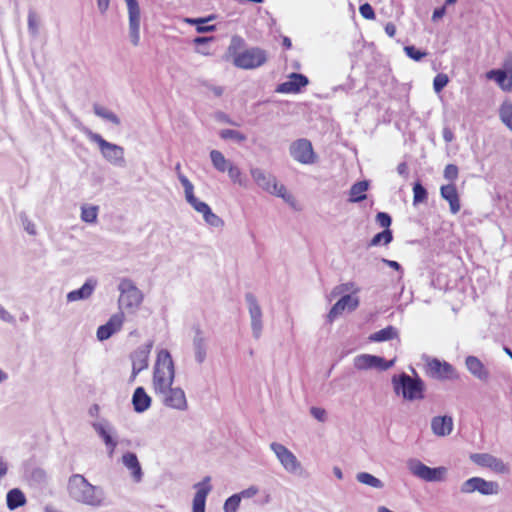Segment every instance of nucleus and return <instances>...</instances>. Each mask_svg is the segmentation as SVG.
Instances as JSON below:
<instances>
[{"instance_id": "603ef678", "label": "nucleus", "mask_w": 512, "mask_h": 512, "mask_svg": "<svg viewBox=\"0 0 512 512\" xmlns=\"http://www.w3.org/2000/svg\"><path fill=\"white\" fill-rule=\"evenodd\" d=\"M240 502L241 498L237 493L230 496L226 499V512H237Z\"/></svg>"}, {"instance_id": "a211bd4d", "label": "nucleus", "mask_w": 512, "mask_h": 512, "mask_svg": "<svg viewBox=\"0 0 512 512\" xmlns=\"http://www.w3.org/2000/svg\"><path fill=\"white\" fill-rule=\"evenodd\" d=\"M128 10L129 38L133 46L140 44V7L137 0H125Z\"/></svg>"}, {"instance_id": "338daca9", "label": "nucleus", "mask_w": 512, "mask_h": 512, "mask_svg": "<svg viewBox=\"0 0 512 512\" xmlns=\"http://www.w3.org/2000/svg\"><path fill=\"white\" fill-rule=\"evenodd\" d=\"M397 172L399 175L403 176V177H407L408 176V166L405 162H402L400 163L398 166H397Z\"/></svg>"}, {"instance_id": "8fccbe9b", "label": "nucleus", "mask_w": 512, "mask_h": 512, "mask_svg": "<svg viewBox=\"0 0 512 512\" xmlns=\"http://www.w3.org/2000/svg\"><path fill=\"white\" fill-rule=\"evenodd\" d=\"M246 135L234 129L226 128V140H231L235 143H242L246 140Z\"/></svg>"}, {"instance_id": "4be33fe9", "label": "nucleus", "mask_w": 512, "mask_h": 512, "mask_svg": "<svg viewBox=\"0 0 512 512\" xmlns=\"http://www.w3.org/2000/svg\"><path fill=\"white\" fill-rule=\"evenodd\" d=\"M124 322V314L118 312L110 317V319L104 325H101L97 329V338L99 341L109 339L114 333L118 332Z\"/></svg>"}, {"instance_id": "c756f323", "label": "nucleus", "mask_w": 512, "mask_h": 512, "mask_svg": "<svg viewBox=\"0 0 512 512\" xmlns=\"http://www.w3.org/2000/svg\"><path fill=\"white\" fill-rule=\"evenodd\" d=\"M440 193L442 198L449 203L451 213L457 214L460 211L461 206L455 185H443L440 189Z\"/></svg>"}, {"instance_id": "774afa93", "label": "nucleus", "mask_w": 512, "mask_h": 512, "mask_svg": "<svg viewBox=\"0 0 512 512\" xmlns=\"http://www.w3.org/2000/svg\"><path fill=\"white\" fill-rule=\"evenodd\" d=\"M385 32L389 37H394L396 34V27L393 23L389 22L385 25Z\"/></svg>"}, {"instance_id": "de8ad7c7", "label": "nucleus", "mask_w": 512, "mask_h": 512, "mask_svg": "<svg viewBox=\"0 0 512 512\" xmlns=\"http://www.w3.org/2000/svg\"><path fill=\"white\" fill-rule=\"evenodd\" d=\"M210 157L212 163L216 169L223 172L224 171V156L220 151L212 150L210 153Z\"/></svg>"}, {"instance_id": "ea45409f", "label": "nucleus", "mask_w": 512, "mask_h": 512, "mask_svg": "<svg viewBox=\"0 0 512 512\" xmlns=\"http://www.w3.org/2000/svg\"><path fill=\"white\" fill-rule=\"evenodd\" d=\"M393 239L392 231L390 229H385L382 232L376 234L370 242L371 246H378L380 244L388 245Z\"/></svg>"}, {"instance_id": "a19ab883", "label": "nucleus", "mask_w": 512, "mask_h": 512, "mask_svg": "<svg viewBox=\"0 0 512 512\" xmlns=\"http://www.w3.org/2000/svg\"><path fill=\"white\" fill-rule=\"evenodd\" d=\"M226 168L228 169V174L230 179L234 182L239 184L240 186L244 185L246 182L245 176L242 174L240 169L231 163H228L226 161Z\"/></svg>"}, {"instance_id": "473e14b6", "label": "nucleus", "mask_w": 512, "mask_h": 512, "mask_svg": "<svg viewBox=\"0 0 512 512\" xmlns=\"http://www.w3.org/2000/svg\"><path fill=\"white\" fill-rule=\"evenodd\" d=\"M369 183L367 181H359L352 185L349 191V202L356 203L366 199V191Z\"/></svg>"}, {"instance_id": "9b49d317", "label": "nucleus", "mask_w": 512, "mask_h": 512, "mask_svg": "<svg viewBox=\"0 0 512 512\" xmlns=\"http://www.w3.org/2000/svg\"><path fill=\"white\" fill-rule=\"evenodd\" d=\"M96 434L103 441L106 452L112 457L118 446V434L113 424L106 418H98L91 423Z\"/></svg>"}, {"instance_id": "37998d69", "label": "nucleus", "mask_w": 512, "mask_h": 512, "mask_svg": "<svg viewBox=\"0 0 512 512\" xmlns=\"http://www.w3.org/2000/svg\"><path fill=\"white\" fill-rule=\"evenodd\" d=\"M427 199V191L426 189L420 184L415 183L413 186V203L414 205L418 203H422Z\"/></svg>"}, {"instance_id": "2eb2a0df", "label": "nucleus", "mask_w": 512, "mask_h": 512, "mask_svg": "<svg viewBox=\"0 0 512 512\" xmlns=\"http://www.w3.org/2000/svg\"><path fill=\"white\" fill-rule=\"evenodd\" d=\"M247 309L250 317V327L252 336L258 340L263 332V312L262 308L252 293H247L245 296Z\"/></svg>"}, {"instance_id": "39448f33", "label": "nucleus", "mask_w": 512, "mask_h": 512, "mask_svg": "<svg viewBox=\"0 0 512 512\" xmlns=\"http://www.w3.org/2000/svg\"><path fill=\"white\" fill-rule=\"evenodd\" d=\"M87 138L98 145L102 157L111 165L123 168L126 166L125 150L122 146L105 140L100 134L90 129L84 130Z\"/></svg>"}, {"instance_id": "58836bf2", "label": "nucleus", "mask_w": 512, "mask_h": 512, "mask_svg": "<svg viewBox=\"0 0 512 512\" xmlns=\"http://www.w3.org/2000/svg\"><path fill=\"white\" fill-rule=\"evenodd\" d=\"M99 208L95 205H83L81 207V219L86 223H95Z\"/></svg>"}, {"instance_id": "7c9ffc66", "label": "nucleus", "mask_w": 512, "mask_h": 512, "mask_svg": "<svg viewBox=\"0 0 512 512\" xmlns=\"http://www.w3.org/2000/svg\"><path fill=\"white\" fill-rule=\"evenodd\" d=\"M26 496L19 488H13L7 492L6 504L11 511L22 507L26 504Z\"/></svg>"}, {"instance_id": "dca6fc26", "label": "nucleus", "mask_w": 512, "mask_h": 512, "mask_svg": "<svg viewBox=\"0 0 512 512\" xmlns=\"http://www.w3.org/2000/svg\"><path fill=\"white\" fill-rule=\"evenodd\" d=\"M155 395H157L160 398L162 404L168 408L181 412L188 409V402L185 392L180 387L173 388L170 386L169 388L165 389L164 392H158Z\"/></svg>"}, {"instance_id": "c03bdc74", "label": "nucleus", "mask_w": 512, "mask_h": 512, "mask_svg": "<svg viewBox=\"0 0 512 512\" xmlns=\"http://www.w3.org/2000/svg\"><path fill=\"white\" fill-rule=\"evenodd\" d=\"M178 179L184 188L185 199L191 198L194 195V185L181 173H178Z\"/></svg>"}, {"instance_id": "c85d7f7f", "label": "nucleus", "mask_w": 512, "mask_h": 512, "mask_svg": "<svg viewBox=\"0 0 512 512\" xmlns=\"http://www.w3.org/2000/svg\"><path fill=\"white\" fill-rule=\"evenodd\" d=\"M152 403L151 397L147 394L143 387H137L132 395V405L134 411L143 413L147 411Z\"/></svg>"}, {"instance_id": "2f4dec72", "label": "nucleus", "mask_w": 512, "mask_h": 512, "mask_svg": "<svg viewBox=\"0 0 512 512\" xmlns=\"http://www.w3.org/2000/svg\"><path fill=\"white\" fill-rule=\"evenodd\" d=\"M195 359L198 363L204 362L206 358L207 345L202 333L197 330L193 339Z\"/></svg>"}, {"instance_id": "ddd939ff", "label": "nucleus", "mask_w": 512, "mask_h": 512, "mask_svg": "<svg viewBox=\"0 0 512 512\" xmlns=\"http://www.w3.org/2000/svg\"><path fill=\"white\" fill-rule=\"evenodd\" d=\"M289 153L293 160L303 165H312L317 161L312 143L305 138L293 141L289 146Z\"/></svg>"}, {"instance_id": "7ed1b4c3", "label": "nucleus", "mask_w": 512, "mask_h": 512, "mask_svg": "<svg viewBox=\"0 0 512 512\" xmlns=\"http://www.w3.org/2000/svg\"><path fill=\"white\" fill-rule=\"evenodd\" d=\"M391 382L394 393L406 401H420L425 397V384L418 375L412 377L406 373H401L394 375Z\"/></svg>"}, {"instance_id": "4c0bfd02", "label": "nucleus", "mask_w": 512, "mask_h": 512, "mask_svg": "<svg viewBox=\"0 0 512 512\" xmlns=\"http://www.w3.org/2000/svg\"><path fill=\"white\" fill-rule=\"evenodd\" d=\"M28 32L32 37L39 35L40 18L34 10H29L27 16Z\"/></svg>"}, {"instance_id": "5fc2aeb1", "label": "nucleus", "mask_w": 512, "mask_h": 512, "mask_svg": "<svg viewBox=\"0 0 512 512\" xmlns=\"http://www.w3.org/2000/svg\"><path fill=\"white\" fill-rule=\"evenodd\" d=\"M404 51L409 58L415 61H420L424 56H426L425 52L416 49L414 46H405Z\"/></svg>"}, {"instance_id": "f8f14e48", "label": "nucleus", "mask_w": 512, "mask_h": 512, "mask_svg": "<svg viewBox=\"0 0 512 512\" xmlns=\"http://www.w3.org/2000/svg\"><path fill=\"white\" fill-rule=\"evenodd\" d=\"M267 61L266 52L258 47L245 49L235 53L233 63L241 69H255Z\"/></svg>"}, {"instance_id": "052dcab7", "label": "nucleus", "mask_w": 512, "mask_h": 512, "mask_svg": "<svg viewBox=\"0 0 512 512\" xmlns=\"http://www.w3.org/2000/svg\"><path fill=\"white\" fill-rule=\"evenodd\" d=\"M376 222L383 228L389 229L392 219L391 217L385 213V212H379L376 215Z\"/></svg>"}, {"instance_id": "aec40b11", "label": "nucleus", "mask_w": 512, "mask_h": 512, "mask_svg": "<svg viewBox=\"0 0 512 512\" xmlns=\"http://www.w3.org/2000/svg\"><path fill=\"white\" fill-rule=\"evenodd\" d=\"M152 347H153V343L148 342V343L138 347L131 354V361H132L131 381H134L136 376L141 371L145 370L148 367L149 355H150Z\"/></svg>"}, {"instance_id": "393cba45", "label": "nucleus", "mask_w": 512, "mask_h": 512, "mask_svg": "<svg viewBox=\"0 0 512 512\" xmlns=\"http://www.w3.org/2000/svg\"><path fill=\"white\" fill-rule=\"evenodd\" d=\"M453 418L448 415L435 416L431 419V431L437 437H446L452 433Z\"/></svg>"}, {"instance_id": "680f3d73", "label": "nucleus", "mask_w": 512, "mask_h": 512, "mask_svg": "<svg viewBox=\"0 0 512 512\" xmlns=\"http://www.w3.org/2000/svg\"><path fill=\"white\" fill-rule=\"evenodd\" d=\"M310 414L319 422H325L327 420V412L323 408L311 407Z\"/></svg>"}, {"instance_id": "4d7b16f0", "label": "nucleus", "mask_w": 512, "mask_h": 512, "mask_svg": "<svg viewBox=\"0 0 512 512\" xmlns=\"http://www.w3.org/2000/svg\"><path fill=\"white\" fill-rule=\"evenodd\" d=\"M244 40L239 36H233L230 42L229 51L234 57L235 53H239V49L243 48Z\"/></svg>"}, {"instance_id": "5701e85b", "label": "nucleus", "mask_w": 512, "mask_h": 512, "mask_svg": "<svg viewBox=\"0 0 512 512\" xmlns=\"http://www.w3.org/2000/svg\"><path fill=\"white\" fill-rule=\"evenodd\" d=\"M465 367L468 372L481 382H488L491 378L489 369L476 356H467L465 358Z\"/></svg>"}, {"instance_id": "e2e57ef3", "label": "nucleus", "mask_w": 512, "mask_h": 512, "mask_svg": "<svg viewBox=\"0 0 512 512\" xmlns=\"http://www.w3.org/2000/svg\"><path fill=\"white\" fill-rule=\"evenodd\" d=\"M0 320L6 323H14L15 318L4 307L0 306Z\"/></svg>"}, {"instance_id": "f704fd0d", "label": "nucleus", "mask_w": 512, "mask_h": 512, "mask_svg": "<svg viewBox=\"0 0 512 512\" xmlns=\"http://www.w3.org/2000/svg\"><path fill=\"white\" fill-rule=\"evenodd\" d=\"M93 111H94L95 115L102 118L103 120L111 122L112 124H114L116 126H119L121 124L119 117L114 112H112L111 110L107 109L106 107H104L102 105L94 104Z\"/></svg>"}, {"instance_id": "a18cd8bd", "label": "nucleus", "mask_w": 512, "mask_h": 512, "mask_svg": "<svg viewBox=\"0 0 512 512\" xmlns=\"http://www.w3.org/2000/svg\"><path fill=\"white\" fill-rule=\"evenodd\" d=\"M202 216L205 222L210 226L218 227L222 224L221 218L214 214L210 207L204 211Z\"/></svg>"}, {"instance_id": "0e129e2a", "label": "nucleus", "mask_w": 512, "mask_h": 512, "mask_svg": "<svg viewBox=\"0 0 512 512\" xmlns=\"http://www.w3.org/2000/svg\"><path fill=\"white\" fill-rule=\"evenodd\" d=\"M502 66V71L512 74V54H509L505 57Z\"/></svg>"}, {"instance_id": "4468645a", "label": "nucleus", "mask_w": 512, "mask_h": 512, "mask_svg": "<svg viewBox=\"0 0 512 512\" xmlns=\"http://www.w3.org/2000/svg\"><path fill=\"white\" fill-rule=\"evenodd\" d=\"M469 459L478 467L489 469L495 474L505 475L510 473L509 464L490 453H472Z\"/></svg>"}, {"instance_id": "09e8293b", "label": "nucleus", "mask_w": 512, "mask_h": 512, "mask_svg": "<svg viewBox=\"0 0 512 512\" xmlns=\"http://www.w3.org/2000/svg\"><path fill=\"white\" fill-rule=\"evenodd\" d=\"M208 21V19H186V22L191 24H196V30L199 33H204L211 31L213 29L212 25H206L205 23Z\"/></svg>"}, {"instance_id": "0eeeda50", "label": "nucleus", "mask_w": 512, "mask_h": 512, "mask_svg": "<svg viewBox=\"0 0 512 512\" xmlns=\"http://www.w3.org/2000/svg\"><path fill=\"white\" fill-rule=\"evenodd\" d=\"M407 468L413 476L426 482L445 481L448 474L446 467L439 466L431 468L416 458H411L407 461Z\"/></svg>"}, {"instance_id": "864d4df0", "label": "nucleus", "mask_w": 512, "mask_h": 512, "mask_svg": "<svg viewBox=\"0 0 512 512\" xmlns=\"http://www.w3.org/2000/svg\"><path fill=\"white\" fill-rule=\"evenodd\" d=\"M458 167L454 164L446 165L443 176L448 181H455L458 177Z\"/></svg>"}, {"instance_id": "20e7f679", "label": "nucleus", "mask_w": 512, "mask_h": 512, "mask_svg": "<svg viewBox=\"0 0 512 512\" xmlns=\"http://www.w3.org/2000/svg\"><path fill=\"white\" fill-rule=\"evenodd\" d=\"M251 176L255 183L267 193L277 196L284 200L288 205L295 208L296 200L287 188L278 182L276 177L269 172L259 168L251 170Z\"/></svg>"}, {"instance_id": "cd10ccee", "label": "nucleus", "mask_w": 512, "mask_h": 512, "mask_svg": "<svg viewBox=\"0 0 512 512\" xmlns=\"http://www.w3.org/2000/svg\"><path fill=\"white\" fill-rule=\"evenodd\" d=\"M486 78L493 80L499 88L504 92H512V74L493 69L486 73Z\"/></svg>"}, {"instance_id": "13d9d810", "label": "nucleus", "mask_w": 512, "mask_h": 512, "mask_svg": "<svg viewBox=\"0 0 512 512\" xmlns=\"http://www.w3.org/2000/svg\"><path fill=\"white\" fill-rule=\"evenodd\" d=\"M359 12L361 16L368 20H374L375 19V13L372 8V6L369 3L362 4L359 7Z\"/></svg>"}, {"instance_id": "bf43d9fd", "label": "nucleus", "mask_w": 512, "mask_h": 512, "mask_svg": "<svg viewBox=\"0 0 512 512\" xmlns=\"http://www.w3.org/2000/svg\"><path fill=\"white\" fill-rule=\"evenodd\" d=\"M259 492V488L255 485H251L248 488L242 490L241 492L237 493L239 497L242 499H251L254 496H256Z\"/></svg>"}, {"instance_id": "c9c22d12", "label": "nucleus", "mask_w": 512, "mask_h": 512, "mask_svg": "<svg viewBox=\"0 0 512 512\" xmlns=\"http://www.w3.org/2000/svg\"><path fill=\"white\" fill-rule=\"evenodd\" d=\"M499 117L502 123L512 131V102L509 100L503 101L499 108Z\"/></svg>"}, {"instance_id": "3c124183", "label": "nucleus", "mask_w": 512, "mask_h": 512, "mask_svg": "<svg viewBox=\"0 0 512 512\" xmlns=\"http://www.w3.org/2000/svg\"><path fill=\"white\" fill-rule=\"evenodd\" d=\"M186 201L200 214H203L204 211L209 208L208 204L196 198L195 195L186 199Z\"/></svg>"}, {"instance_id": "1a4fd4ad", "label": "nucleus", "mask_w": 512, "mask_h": 512, "mask_svg": "<svg viewBox=\"0 0 512 512\" xmlns=\"http://www.w3.org/2000/svg\"><path fill=\"white\" fill-rule=\"evenodd\" d=\"M119 306L121 308L135 310L143 301V293L129 278H122L118 284Z\"/></svg>"}, {"instance_id": "72a5a7b5", "label": "nucleus", "mask_w": 512, "mask_h": 512, "mask_svg": "<svg viewBox=\"0 0 512 512\" xmlns=\"http://www.w3.org/2000/svg\"><path fill=\"white\" fill-rule=\"evenodd\" d=\"M356 480L359 483L366 485L368 487L374 488V489L380 490V489L384 488L383 481L368 472L357 473Z\"/></svg>"}, {"instance_id": "6ab92c4d", "label": "nucleus", "mask_w": 512, "mask_h": 512, "mask_svg": "<svg viewBox=\"0 0 512 512\" xmlns=\"http://www.w3.org/2000/svg\"><path fill=\"white\" fill-rule=\"evenodd\" d=\"M195 494L192 500V512H205L207 496L212 491L211 478L206 476L193 485Z\"/></svg>"}, {"instance_id": "412c9836", "label": "nucleus", "mask_w": 512, "mask_h": 512, "mask_svg": "<svg viewBox=\"0 0 512 512\" xmlns=\"http://www.w3.org/2000/svg\"><path fill=\"white\" fill-rule=\"evenodd\" d=\"M359 306V298L346 294L342 296L330 309L327 318L329 322H333L344 311H354Z\"/></svg>"}, {"instance_id": "6e6d98bb", "label": "nucleus", "mask_w": 512, "mask_h": 512, "mask_svg": "<svg viewBox=\"0 0 512 512\" xmlns=\"http://www.w3.org/2000/svg\"><path fill=\"white\" fill-rule=\"evenodd\" d=\"M20 220H21V223H22V226H23L24 230L28 234H30V235H35L36 234V228H35L34 223L27 217V215L25 213H22L20 215Z\"/></svg>"}, {"instance_id": "bb28decb", "label": "nucleus", "mask_w": 512, "mask_h": 512, "mask_svg": "<svg viewBox=\"0 0 512 512\" xmlns=\"http://www.w3.org/2000/svg\"><path fill=\"white\" fill-rule=\"evenodd\" d=\"M122 464L130 471L131 477L136 483H139L142 480V468L135 453H124L122 456Z\"/></svg>"}, {"instance_id": "9d476101", "label": "nucleus", "mask_w": 512, "mask_h": 512, "mask_svg": "<svg viewBox=\"0 0 512 512\" xmlns=\"http://www.w3.org/2000/svg\"><path fill=\"white\" fill-rule=\"evenodd\" d=\"M270 449L274 453L281 467L288 474L300 475L303 472V466L297 456L285 445L279 442L270 444Z\"/></svg>"}, {"instance_id": "b1692460", "label": "nucleus", "mask_w": 512, "mask_h": 512, "mask_svg": "<svg viewBox=\"0 0 512 512\" xmlns=\"http://www.w3.org/2000/svg\"><path fill=\"white\" fill-rule=\"evenodd\" d=\"M308 78L302 74L292 73L289 76V79L286 82L281 83L276 92L290 94V93H298L302 87L308 85Z\"/></svg>"}, {"instance_id": "e433bc0d", "label": "nucleus", "mask_w": 512, "mask_h": 512, "mask_svg": "<svg viewBox=\"0 0 512 512\" xmlns=\"http://www.w3.org/2000/svg\"><path fill=\"white\" fill-rule=\"evenodd\" d=\"M397 336V331L394 327L388 326L384 329H381L372 335H370L369 339L373 342H382L395 338Z\"/></svg>"}, {"instance_id": "49530a36", "label": "nucleus", "mask_w": 512, "mask_h": 512, "mask_svg": "<svg viewBox=\"0 0 512 512\" xmlns=\"http://www.w3.org/2000/svg\"><path fill=\"white\" fill-rule=\"evenodd\" d=\"M449 82V78L444 73H439L433 80V88L436 93H439Z\"/></svg>"}, {"instance_id": "423d86ee", "label": "nucleus", "mask_w": 512, "mask_h": 512, "mask_svg": "<svg viewBox=\"0 0 512 512\" xmlns=\"http://www.w3.org/2000/svg\"><path fill=\"white\" fill-rule=\"evenodd\" d=\"M500 485L496 481L487 480L480 476H473L463 481L459 491L463 495L478 493L482 496H495L500 493Z\"/></svg>"}, {"instance_id": "6e6552de", "label": "nucleus", "mask_w": 512, "mask_h": 512, "mask_svg": "<svg viewBox=\"0 0 512 512\" xmlns=\"http://www.w3.org/2000/svg\"><path fill=\"white\" fill-rule=\"evenodd\" d=\"M425 374L435 380L457 379L456 369L448 362L427 355L422 356Z\"/></svg>"}, {"instance_id": "f257e3e1", "label": "nucleus", "mask_w": 512, "mask_h": 512, "mask_svg": "<svg viewBox=\"0 0 512 512\" xmlns=\"http://www.w3.org/2000/svg\"><path fill=\"white\" fill-rule=\"evenodd\" d=\"M67 492L72 501L79 505L99 509L109 505L103 487L93 485L82 474H72L67 483Z\"/></svg>"}, {"instance_id": "79ce46f5", "label": "nucleus", "mask_w": 512, "mask_h": 512, "mask_svg": "<svg viewBox=\"0 0 512 512\" xmlns=\"http://www.w3.org/2000/svg\"><path fill=\"white\" fill-rule=\"evenodd\" d=\"M359 290L360 289L353 282H347V283H344V284L334 287L330 293V299L332 297L338 296L343 293H348V292L356 293Z\"/></svg>"}, {"instance_id": "f3484780", "label": "nucleus", "mask_w": 512, "mask_h": 512, "mask_svg": "<svg viewBox=\"0 0 512 512\" xmlns=\"http://www.w3.org/2000/svg\"><path fill=\"white\" fill-rule=\"evenodd\" d=\"M395 363V360L386 361L384 358L376 355L361 354L353 359V365L357 370H378L386 371Z\"/></svg>"}, {"instance_id": "f03ea898", "label": "nucleus", "mask_w": 512, "mask_h": 512, "mask_svg": "<svg viewBox=\"0 0 512 512\" xmlns=\"http://www.w3.org/2000/svg\"><path fill=\"white\" fill-rule=\"evenodd\" d=\"M175 378V369L172 357L168 350L158 352L153 369L152 388L154 393L164 392L172 386Z\"/></svg>"}, {"instance_id": "69168bd1", "label": "nucleus", "mask_w": 512, "mask_h": 512, "mask_svg": "<svg viewBox=\"0 0 512 512\" xmlns=\"http://www.w3.org/2000/svg\"><path fill=\"white\" fill-rule=\"evenodd\" d=\"M382 262L384 264H386L387 266H389L390 268L403 273L402 267H401V265L398 262L393 261V260H388V259H385V258L382 259Z\"/></svg>"}, {"instance_id": "a878e982", "label": "nucleus", "mask_w": 512, "mask_h": 512, "mask_svg": "<svg viewBox=\"0 0 512 512\" xmlns=\"http://www.w3.org/2000/svg\"><path fill=\"white\" fill-rule=\"evenodd\" d=\"M97 283V279L93 277L88 278L79 289L70 291L67 294V301L76 302L90 298L97 286Z\"/></svg>"}]
</instances>
